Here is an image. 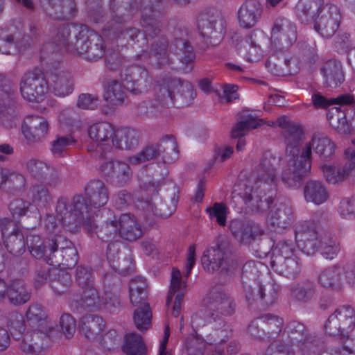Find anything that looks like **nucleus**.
<instances>
[{
    "label": "nucleus",
    "mask_w": 355,
    "mask_h": 355,
    "mask_svg": "<svg viewBox=\"0 0 355 355\" xmlns=\"http://www.w3.org/2000/svg\"><path fill=\"white\" fill-rule=\"evenodd\" d=\"M327 119L334 128L339 131L345 130L347 119L345 112L340 107H334L331 108L328 112Z\"/></svg>",
    "instance_id": "obj_64"
},
{
    "label": "nucleus",
    "mask_w": 355,
    "mask_h": 355,
    "mask_svg": "<svg viewBox=\"0 0 355 355\" xmlns=\"http://www.w3.org/2000/svg\"><path fill=\"white\" fill-rule=\"evenodd\" d=\"M221 329L215 330L214 334L208 336L205 340L202 336H191L187 338L184 347L187 355H203L207 345H218L226 342L232 335V331L229 325L223 321Z\"/></svg>",
    "instance_id": "obj_12"
},
{
    "label": "nucleus",
    "mask_w": 355,
    "mask_h": 355,
    "mask_svg": "<svg viewBox=\"0 0 355 355\" xmlns=\"http://www.w3.org/2000/svg\"><path fill=\"white\" fill-rule=\"evenodd\" d=\"M0 228L8 251L15 257L23 254L26 250V243L19 225L8 218H2Z\"/></svg>",
    "instance_id": "obj_13"
},
{
    "label": "nucleus",
    "mask_w": 355,
    "mask_h": 355,
    "mask_svg": "<svg viewBox=\"0 0 355 355\" xmlns=\"http://www.w3.org/2000/svg\"><path fill=\"white\" fill-rule=\"evenodd\" d=\"M32 331H28L24 335L22 340L19 343V348L21 351L30 350V342L34 341L35 346L32 347L33 352H43L48 343L47 333L48 328L46 331H42L41 328H33Z\"/></svg>",
    "instance_id": "obj_41"
},
{
    "label": "nucleus",
    "mask_w": 355,
    "mask_h": 355,
    "mask_svg": "<svg viewBox=\"0 0 355 355\" xmlns=\"http://www.w3.org/2000/svg\"><path fill=\"white\" fill-rule=\"evenodd\" d=\"M264 270H266V267L260 261H249L246 262L243 266V284H244V281L251 283L255 281L263 282L261 276Z\"/></svg>",
    "instance_id": "obj_55"
},
{
    "label": "nucleus",
    "mask_w": 355,
    "mask_h": 355,
    "mask_svg": "<svg viewBox=\"0 0 355 355\" xmlns=\"http://www.w3.org/2000/svg\"><path fill=\"white\" fill-rule=\"evenodd\" d=\"M119 236L122 239L133 241L143 236V230L134 216L122 214L119 218Z\"/></svg>",
    "instance_id": "obj_35"
},
{
    "label": "nucleus",
    "mask_w": 355,
    "mask_h": 355,
    "mask_svg": "<svg viewBox=\"0 0 355 355\" xmlns=\"http://www.w3.org/2000/svg\"><path fill=\"white\" fill-rule=\"evenodd\" d=\"M48 89V80L40 70L28 71L21 78L20 91L24 98L28 101L42 100Z\"/></svg>",
    "instance_id": "obj_8"
},
{
    "label": "nucleus",
    "mask_w": 355,
    "mask_h": 355,
    "mask_svg": "<svg viewBox=\"0 0 355 355\" xmlns=\"http://www.w3.org/2000/svg\"><path fill=\"white\" fill-rule=\"evenodd\" d=\"M297 257L295 254L294 245L291 241H279L272 248L270 264L277 262L279 259L284 260Z\"/></svg>",
    "instance_id": "obj_53"
},
{
    "label": "nucleus",
    "mask_w": 355,
    "mask_h": 355,
    "mask_svg": "<svg viewBox=\"0 0 355 355\" xmlns=\"http://www.w3.org/2000/svg\"><path fill=\"white\" fill-rule=\"evenodd\" d=\"M120 244L117 242L108 244L107 250V259L110 266L121 275H125L132 270V267L125 265V259L119 261Z\"/></svg>",
    "instance_id": "obj_49"
},
{
    "label": "nucleus",
    "mask_w": 355,
    "mask_h": 355,
    "mask_svg": "<svg viewBox=\"0 0 355 355\" xmlns=\"http://www.w3.org/2000/svg\"><path fill=\"white\" fill-rule=\"evenodd\" d=\"M321 168L326 180L331 184H336L345 178L349 173L351 166L346 165L336 168L331 165L324 164Z\"/></svg>",
    "instance_id": "obj_60"
},
{
    "label": "nucleus",
    "mask_w": 355,
    "mask_h": 355,
    "mask_svg": "<svg viewBox=\"0 0 355 355\" xmlns=\"http://www.w3.org/2000/svg\"><path fill=\"white\" fill-rule=\"evenodd\" d=\"M268 338H275L281 332L284 324L283 319L272 314H266L260 318Z\"/></svg>",
    "instance_id": "obj_54"
},
{
    "label": "nucleus",
    "mask_w": 355,
    "mask_h": 355,
    "mask_svg": "<svg viewBox=\"0 0 355 355\" xmlns=\"http://www.w3.org/2000/svg\"><path fill=\"white\" fill-rule=\"evenodd\" d=\"M85 195L92 208L99 209L108 202L109 193L103 182L99 180L89 181L85 186Z\"/></svg>",
    "instance_id": "obj_30"
},
{
    "label": "nucleus",
    "mask_w": 355,
    "mask_h": 355,
    "mask_svg": "<svg viewBox=\"0 0 355 355\" xmlns=\"http://www.w3.org/2000/svg\"><path fill=\"white\" fill-rule=\"evenodd\" d=\"M278 123L287 132L284 156L279 158L269 151L264 153L250 176L241 178L237 185L238 195L254 212L267 211L273 202L269 193L275 189L279 181L277 166L280 162L282 181L288 187L296 188L311 171L312 149L322 159L331 157L335 151V144L324 133L313 134L311 140L303 144V132L297 124L284 118Z\"/></svg>",
    "instance_id": "obj_1"
},
{
    "label": "nucleus",
    "mask_w": 355,
    "mask_h": 355,
    "mask_svg": "<svg viewBox=\"0 0 355 355\" xmlns=\"http://www.w3.org/2000/svg\"><path fill=\"white\" fill-rule=\"evenodd\" d=\"M115 128L107 122L94 123L89 128L88 135L90 139L102 149L112 148V142Z\"/></svg>",
    "instance_id": "obj_31"
},
{
    "label": "nucleus",
    "mask_w": 355,
    "mask_h": 355,
    "mask_svg": "<svg viewBox=\"0 0 355 355\" xmlns=\"http://www.w3.org/2000/svg\"><path fill=\"white\" fill-rule=\"evenodd\" d=\"M317 251L326 259L332 260L340 251V242L329 232L320 234V241Z\"/></svg>",
    "instance_id": "obj_47"
},
{
    "label": "nucleus",
    "mask_w": 355,
    "mask_h": 355,
    "mask_svg": "<svg viewBox=\"0 0 355 355\" xmlns=\"http://www.w3.org/2000/svg\"><path fill=\"white\" fill-rule=\"evenodd\" d=\"M198 27L202 37L215 40L214 44L223 38L225 22L220 12L215 10L202 12L198 19Z\"/></svg>",
    "instance_id": "obj_11"
},
{
    "label": "nucleus",
    "mask_w": 355,
    "mask_h": 355,
    "mask_svg": "<svg viewBox=\"0 0 355 355\" xmlns=\"http://www.w3.org/2000/svg\"><path fill=\"white\" fill-rule=\"evenodd\" d=\"M88 44L85 53L82 55L85 59L94 61L103 57L105 53V46L101 35L94 32Z\"/></svg>",
    "instance_id": "obj_52"
},
{
    "label": "nucleus",
    "mask_w": 355,
    "mask_h": 355,
    "mask_svg": "<svg viewBox=\"0 0 355 355\" xmlns=\"http://www.w3.org/2000/svg\"><path fill=\"white\" fill-rule=\"evenodd\" d=\"M170 204L161 203L157 208L151 201H139L137 207L148 214H153L162 218L169 217L176 209L178 202V191L175 186L171 188Z\"/></svg>",
    "instance_id": "obj_29"
},
{
    "label": "nucleus",
    "mask_w": 355,
    "mask_h": 355,
    "mask_svg": "<svg viewBox=\"0 0 355 355\" xmlns=\"http://www.w3.org/2000/svg\"><path fill=\"white\" fill-rule=\"evenodd\" d=\"M154 159H160L165 164L178 159V145L173 137L166 136L157 144L147 146L137 154L129 157L128 160L130 164L138 165Z\"/></svg>",
    "instance_id": "obj_5"
},
{
    "label": "nucleus",
    "mask_w": 355,
    "mask_h": 355,
    "mask_svg": "<svg viewBox=\"0 0 355 355\" xmlns=\"http://www.w3.org/2000/svg\"><path fill=\"white\" fill-rule=\"evenodd\" d=\"M44 12L57 20H69L75 15L76 8L73 0H40Z\"/></svg>",
    "instance_id": "obj_17"
},
{
    "label": "nucleus",
    "mask_w": 355,
    "mask_h": 355,
    "mask_svg": "<svg viewBox=\"0 0 355 355\" xmlns=\"http://www.w3.org/2000/svg\"><path fill=\"white\" fill-rule=\"evenodd\" d=\"M31 292L24 281L12 280L9 284L6 300L14 306L24 304L31 299Z\"/></svg>",
    "instance_id": "obj_38"
},
{
    "label": "nucleus",
    "mask_w": 355,
    "mask_h": 355,
    "mask_svg": "<svg viewBox=\"0 0 355 355\" xmlns=\"http://www.w3.org/2000/svg\"><path fill=\"white\" fill-rule=\"evenodd\" d=\"M325 84L330 87H337L345 80L342 64L336 60L327 61L320 69Z\"/></svg>",
    "instance_id": "obj_37"
},
{
    "label": "nucleus",
    "mask_w": 355,
    "mask_h": 355,
    "mask_svg": "<svg viewBox=\"0 0 355 355\" xmlns=\"http://www.w3.org/2000/svg\"><path fill=\"white\" fill-rule=\"evenodd\" d=\"M316 293L315 284L309 280H305L291 286V299L295 303L304 304L311 302Z\"/></svg>",
    "instance_id": "obj_40"
},
{
    "label": "nucleus",
    "mask_w": 355,
    "mask_h": 355,
    "mask_svg": "<svg viewBox=\"0 0 355 355\" xmlns=\"http://www.w3.org/2000/svg\"><path fill=\"white\" fill-rule=\"evenodd\" d=\"M81 290V294L75 293L69 294L68 302L71 309H78L80 307H85L92 310L101 306V301L94 286Z\"/></svg>",
    "instance_id": "obj_25"
},
{
    "label": "nucleus",
    "mask_w": 355,
    "mask_h": 355,
    "mask_svg": "<svg viewBox=\"0 0 355 355\" xmlns=\"http://www.w3.org/2000/svg\"><path fill=\"white\" fill-rule=\"evenodd\" d=\"M312 101L317 107H326L331 105H349L353 102V97L349 94H343L328 99L320 94H314L312 95Z\"/></svg>",
    "instance_id": "obj_59"
},
{
    "label": "nucleus",
    "mask_w": 355,
    "mask_h": 355,
    "mask_svg": "<svg viewBox=\"0 0 355 355\" xmlns=\"http://www.w3.org/2000/svg\"><path fill=\"white\" fill-rule=\"evenodd\" d=\"M318 282L325 289L342 292L345 286L355 288V263L338 262L324 269L318 276Z\"/></svg>",
    "instance_id": "obj_4"
},
{
    "label": "nucleus",
    "mask_w": 355,
    "mask_h": 355,
    "mask_svg": "<svg viewBox=\"0 0 355 355\" xmlns=\"http://www.w3.org/2000/svg\"><path fill=\"white\" fill-rule=\"evenodd\" d=\"M133 320L135 327L139 331L146 330L151 320V311L148 304H144V306L137 309L133 315Z\"/></svg>",
    "instance_id": "obj_61"
},
{
    "label": "nucleus",
    "mask_w": 355,
    "mask_h": 355,
    "mask_svg": "<svg viewBox=\"0 0 355 355\" xmlns=\"http://www.w3.org/2000/svg\"><path fill=\"white\" fill-rule=\"evenodd\" d=\"M94 31L86 26L67 24L60 28L51 43L44 45L42 51L62 46L70 53L82 56L85 53Z\"/></svg>",
    "instance_id": "obj_3"
},
{
    "label": "nucleus",
    "mask_w": 355,
    "mask_h": 355,
    "mask_svg": "<svg viewBox=\"0 0 355 355\" xmlns=\"http://www.w3.org/2000/svg\"><path fill=\"white\" fill-rule=\"evenodd\" d=\"M262 13V7L257 0H247L238 11V19L241 27L251 28L259 21Z\"/></svg>",
    "instance_id": "obj_27"
},
{
    "label": "nucleus",
    "mask_w": 355,
    "mask_h": 355,
    "mask_svg": "<svg viewBox=\"0 0 355 355\" xmlns=\"http://www.w3.org/2000/svg\"><path fill=\"white\" fill-rule=\"evenodd\" d=\"M340 19L339 8L334 4L326 3L315 18L314 28L323 38H331L338 30Z\"/></svg>",
    "instance_id": "obj_14"
},
{
    "label": "nucleus",
    "mask_w": 355,
    "mask_h": 355,
    "mask_svg": "<svg viewBox=\"0 0 355 355\" xmlns=\"http://www.w3.org/2000/svg\"><path fill=\"white\" fill-rule=\"evenodd\" d=\"M258 294L256 296L261 297V302L266 306L274 304L277 298L279 286L273 282H263L262 287L256 288Z\"/></svg>",
    "instance_id": "obj_57"
},
{
    "label": "nucleus",
    "mask_w": 355,
    "mask_h": 355,
    "mask_svg": "<svg viewBox=\"0 0 355 355\" xmlns=\"http://www.w3.org/2000/svg\"><path fill=\"white\" fill-rule=\"evenodd\" d=\"M105 99L112 105H122L126 98V94L121 83L116 80L108 83L105 92Z\"/></svg>",
    "instance_id": "obj_51"
},
{
    "label": "nucleus",
    "mask_w": 355,
    "mask_h": 355,
    "mask_svg": "<svg viewBox=\"0 0 355 355\" xmlns=\"http://www.w3.org/2000/svg\"><path fill=\"white\" fill-rule=\"evenodd\" d=\"M271 268L279 275L288 279H295L301 272V263L297 257L281 260L270 264Z\"/></svg>",
    "instance_id": "obj_44"
},
{
    "label": "nucleus",
    "mask_w": 355,
    "mask_h": 355,
    "mask_svg": "<svg viewBox=\"0 0 355 355\" xmlns=\"http://www.w3.org/2000/svg\"><path fill=\"white\" fill-rule=\"evenodd\" d=\"M104 327L103 318L96 315L83 316L80 322V331L88 340H94Z\"/></svg>",
    "instance_id": "obj_42"
},
{
    "label": "nucleus",
    "mask_w": 355,
    "mask_h": 355,
    "mask_svg": "<svg viewBox=\"0 0 355 355\" xmlns=\"http://www.w3.org/2000/svg\"><path fill=\"white\" fill-rule=\"evenodd\" d=\"M324 232L317 230L309 222L300 223L295 229V240L297 245L304 253L313 254L317 251L320 241V234Z\"/></svg>",
    "instance_id": "obj_15"
},
{
    "label": "nucleus",
    "mask_w": 355,
    "mask_h": 355,
    "mask_svg": "<svg viewBox=\"0 0 355 355\" xmlns=\"http://www.w3.org/2000/svg\"><path fill=\"white\" fill-rule=\"evenodd\" d=\"M50 164L42 160L31 159L26 163V169L32 177L37 180H42L48 174Z\"/></svg>",
    "instance_id": "obj_62"
},
{
    "label": "nucleus",
    "mask_w": 355,
    "mask_h": 355,
    "mask_svg": "<svg viewBox=\"0 0 355 355\" xmlns=\"http://www.w3.org/2000/svg\"><path fill=\"white\" fill-rule=\"evenodd\" d=\"M234 236L241 243L248 244L257 236L263 234V230L259 225L249 221L234 220L230 225Z\"/></svg>",
    "instance_id": "obj_28"
},
{
    "label": "nucleus",
    "mask_w": 355,
    "mask_h": 355,
    "mask_svg": "<svg viewBox=\"0 0 355 355\" xmlns=\"http://www.w3.org/2000/svg\"><path fill=\"white\" fill-rule=\"evenodd\" d=\"M26 318L32 328H41L42 331H46L48 328L46 313L42 306L38 304H33L29 306Z\"/></svg>",
    "instance_id": "obj_50"
},
{
    "label": "nucleus",
    "mask_w": 355,
    "mask_h": 355,
    "mask_svg": "<svg viewBox=\"0 0 355 355\" xmlns=\"http://www.w3.org/2000/svg\"><path fill=\"white\" fill-rule=\"evenodd\" d=\"M355 327V311L349 306L337 308L331 313L324 325L325 332L331 336H341L349 338V334Z\"/></svg>",
    "instance_id": "obj_6"
},
{
    "label": "nucleus",
    "mask_w": 355,
    "mask_h": 355,
    "mask_svg": "<svg viewBox=\"0 0 355 355\" xmlns=\"http://www.w3.org/2000/svg\"><path fill=\"white\" fill-rule=\"evenodd\" d=\"M255 32L251 33L240 42V53L248 62H257L263 56V51L258 44Z\"/></svg>",
    "instance_id": "obj_43"
},
{
    "label": "nucleus",
    "mask_w": 355,
    "mask_h": 355,
    "mask_svg": "<svg viewBox=\"0 0 355 355\" xmlns=\"http://www.w3.org/2000/svg\"><path fill=\"white\" fill-rule=\"evenodd\" d=\"M47 121L38 115L28 116L22 125L24 137L30 144L40 141L48 133Z\"/></svg>",
    "instance_id": "obj_21"
},
{
    "label": "nucleus",
    "mask_w": 355,
    "mask_h": 355,
    "mask_svg": "<svg viewBox=\"0 0 355 355\" xmlns=\"http://www.w3.org/2000/svg\"><path fill=\"white\" fill-rule=\"evenodd\" d=\"M208 314L214 320L232 315L236 311L234 300L221 287L214 288L207 297Z\"/></svg>",
    "instance_id": "obj_10"
},
{
    "label": "nucleus",
    "mask_w": 355,
    "mask_h": 355,
    "mask_svg": "<svg viewBox=\"0 0 355 355\" xmlns=\"http://www.w3.org/2000/svg\"><path fill=\"white\" fill-rule=\"evenodd\" d=\"M101 171L107 181L117 187L125 186L132 178L129 165L119 160L104 162L101 166Z\"/></svg>",
    "instance_id": "obj_16"
},
{
    "label": "nucleus",
    "mask_w": 355,
    "mask_h": 355,
    "mask_svg": "<svg viewBox=\"0 0 355 355\" xmlns=\"http://www.w3.org/2000/svg\"><path fill=\"white\" fill-rule=\"evenodd\" d=\"M139 143V134L130 128H115L112 147L120 150H131L136 148Z\"/></svg>",
    "instance_id": "obj_34"
},
{
    "label": "nucleus",
    "mask_w": 355,
    "mask_h": 355,
    "mask_svg": "<svg viewBox=\"0 0 355 355\" xmlns=\"http://www.w3.org/2000/svg\"><path fill=\"white\" fill-rule=\"evenodd\" d=\"M304 196L307 202L320 205L327 202L329 197V193L327 187L322 182L310 180L304 185Z\"/></svg>",
    "instance_id": "obj_36"
},
{
    "label": "nucleus",
    "mask_w": 355,
    "mask_h": 355,
    "mask_svg": "<svg viewBox=\"0 0 355 355\" xmlns=\"http://www.w3.org/2000/svg\"><path fill=\"white\" fill-rule=\"evenodd\" d=\"M4 184L5 187L3 188V191L12 194H17L25 188L26 180L21 173L9 170V174L6 178Z\"/></svg>",
    "instance_id": "obj_58"
},
{
    "label": "nucleus",
    "mask_w": 355,
    "mask_h": 355,
    "mask_svg": "<svg viewBox=\"0 0 355 355\" xmlns=\"http://www.w3.org/2000/svg\"><path fill=\"white\" fill-rule=\"evenodd\" d=\"M75 279L76 284L81 289L94 286V278L93 271L89 266H78L76 270Z\"/></svg>",
    "instance_id": "obj_63"
},
{
    "label": "nucleus",
    "mask_w": 355,
    "mask_h": 355,
    "mask_svg": "<svg viewBox=\"0 0 355 355\" xmlns=\"http://www.w3.org/2000/svg\"><path fill=\"white\" fill-rule=\"evenodd\" d=\"M296 40L295 25L285 17H277L271 31L270 42L272 48L282 51H286Z\"/></svg>",
    "instance_id": "obj_9"
},
{
    "label": "nucleus",
    "mask_w": 355,
    "mask_h": 355,
    "mask_svg": "<svg viewBox=\"0 0 355 355\" xmlns=\"http://www.w3.org/2000/svg\"><path fill=\"white\" fill-rule=\"evenodd\" d=\"M182 86L180 79L164 77L157 80L155 87L156 101L162 106L171 107L174 105V94Z\"/></svg>",
    "instance_id": "obj_22"
},
{
    "label": "nucleus",
    "mask_w": 355,
    "mask_h": 355,
    "mask_svg": "<svg viewBox=\"0 0 355 355\" xmlns=\"http://www.w3.org/2000/svg\"><path fill=\"white\" fill-rule=\"evenodd\" d=\"M168 42L164 37L158 39L157 42L152 44L149 53V62L151 65L162 67L170 63L168 54Z\"/></svg>",
    "instance_id": "obj_46"
},
{
    "label": "nucleus",
    "mask_w": 355,
    "mask_h": 355,
    "mask_svg": "<svg viewBox=\"0 0 355 355\" xmlns=\"http://www.w3.org/2000/svg\"><path fill=\"white\" fill-rule=\"evenodd\" d=\"M185 288L186 282L182 279L180 271L177 268H173L170 290L166 297V305L168 306L172 302L173 297H175L172 310V315L174 317H178L180 315Z\"/></svg>",
    "instance_id": "obj_23"
},
{
    "label": "nucleus",
    "mask_w": 355,
    "mask_h": 355,
    "mask_svg": "<svg viewBox=\"0 0 355 355\" xmlns=\"http://www.w3.org/2000/svg\"><path fill=\"white\" fill-rule=\"evenodd\" d=\"M26 245L31 254L37 259H43L52 265L53 250L51 239H42L38 235L30 234L26 236Z\"/></svg>",
    "instance_id": "obj_24"
},
{
    "label": "nucleus",
    "mask_w": 355,
    "mask_h": 355,
    "mask_svg": "<svg viewBox=\"0 0 355 355\" xmlns=\"http://www.w3.org/2000/svg\"><path fill=\"white\" fill-rule=\"evenodd\" d=\"M293 219L292 207L288 204L279 205L271 211L268 225L274 230L284 229L291 225Z\"/></svg>",
    "instance_id": "obj_39"
},
{
    "label": "nucleus",
    "mask_w": 355,
    "mask_h": 355,
    "mask_svg": "<svg viewBox=\"0 0 355 355\" xmlns=\"http://www.w3.org/2000/svg\"><path fill=\"white\" fill-rule=\"evenodd\" d=\"M263 119H257L255 117L249 116L244 120L239 121L232 130V137L239 138L245 136L249 131L255 129L262 125Z\"/></svg>",
    "instance_id": "obj_56"
},
{
    "label": "nucleus",
    "mask_w": 355,
    "mask_h": 355,
    "mask_svg": "<svg viewBox=\"0 0 355 355\" xmlns=\"http://www.w3.org/2000/svg\"><path fill=\"white\" fill-rule=\"evenodd\" d=\"M55 217L70 232H77L83 227L88 233L95 232L102 240L114 239L119 236V219L106 221L98 227L92 208L81 195L75 196L71 201L67 198H60L55 206Z\"/></svg>",
    "instance_id": "obj_2"
},
{
    "label": "nucleus",
    "mask_w": 355,
    "mask_h": 355,
    "mask_svg": "<svg viewBox=\"0 0 355 355\" xmlns=\"http://www.w3.org/2000/svg\"><path fill=\"white\" fill-rule=\"evenodd\" d=\"M290 340V345H297L302 351V355H306L309 351L314 348L311 336L309 335L305 326L295 320L289 322L284 331Z\"/></svg>",
    "instance_id": "obj_18"
},
{
    "label": "nucleus",
    "mask_w": 355,
    "mask_h": 355,
    "mask_svg": "<svg viewBox=\"0 0 355 355\" xmlns=\"http://www.w3.org/2000/svg\"><path fill=\"white\" fill-rule=\"evenodd\" d=\"M266 67L270 73L275 76H284L287 73H294L297 71V61L293 58H288L273 54L270 55L266 63Z\"/></svg>",
    "instance_id": "obj_33"
},
{
    "label": "nucleus",
    "mask_w": 355,
    "mask_h": 355,
    "mask_svg": "<svg viewBox=\"0 0 355 355\" xmlns=\"http://www.w3.org/2000/svg\"><path fill=\"white\" fill-rule=\"evenodd\" d=\"M48 86L52 88L55 95L64 97L72 93L73 83L71 76L60 68L49 71L47 75Z\"/></svg>",
    "instance_id": "obj_19"
},
{
    "label": "nucleus",
    "mask_w": 355,
    "mask_h": 355,
    "mask_svg": "<svg viewBox=\"0 0 355 355\" xmlns=\"http://www.w3.org/2000/svg\"><path fill=\"white\" fill-rule=\"evenodd\" d=\"M72 284L71 274L64 270L54 268L51 272L49 284L55 295H62L70 288Z\"/></svg>",
    "instance_id": "obj_45"
},
{
    "label": "nucleus",
    "mask_w": 355,
    "mask_h": 355,
    "mask_svg": "<svg viewBox=\"0 0 355 355\" xmlns=\"http://www.w3.org/2000/svg\"><path fill=\"white\" fill-rule=\"evenodd\" d=\"M121 79L126 89L134 95L146 93L152 85L148 70L137 64L123 69L121 72Z\"/></svg>",
    "instance_id": "obj_7"
},
{
    "label": "nucleus",
    "mask_w": 355,
    "mask_h": 355,
    "mask_svg": "<svg viewBox=\"0 0 355 355\" xmlns=\"http://www.w3.org/2000/svg\"><path fill=\"white\" fill-rule=\"evenodd\" d=\"M160 0H141V10L142 11L141 26L145 37H153L159 34L161 30L160 21L156 19L153 13L159 6Z\"/></svg>",
    "instance_id": "obj_20"
},
{
    "label": "nucleus",
    "mask_w": 355,
    "mask_h": 355,
    "mask_svg": "<svg viewBox=\"0 0 355 355\" xmlns=\"http://www.w3.org/2000/svg\"><path fill=\"white\" fill-rule=\"evenodd\" d=\"M324 0H299L295 7V14L302 23H309L315 21L321 13Z\"/></svg>",
    "instance_id": "obj_32"
},
{
    "label": "nucleus",
    "mask_w": 355,
    "mask_h": 355,
    "mask_svg": "<svg viewBox=\"0 0 355 355\" xmlns=\"http://www.w3.org/2000/svg\"><path fill=\"white\" fill-rule=\"evenodd\" d=\"M122 349L126 355L147 354V347L142 337L135 332L125 336Z\"/></svg>",
    "instance_id": "obj_48"
},
{
    "label": "nucleus",
    "mask_w": 355,
    "mask_h": 355,
    "mask_svg": "<svg viewBox=\"0 0 355 355\" xmlns=\"http://www.w3.org/2000/svg\"><path fill=\"white\" fill-rule=\"evenodd\" d=\"M201 263L203 268L209 272L227 270L225 252L218 245L208 248L204 251Z\"/></svg>",
    "instance_id": "obj_26"
}]
</instances>
